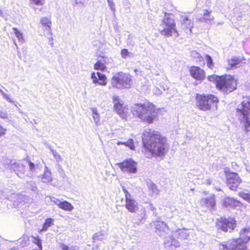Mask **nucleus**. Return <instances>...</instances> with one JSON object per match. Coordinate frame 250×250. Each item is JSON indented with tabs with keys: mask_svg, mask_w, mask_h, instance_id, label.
<instances>
[{
	"mask_svg": "<svg viewBox=\"0 0 250 250\" xmlns=\"http://www.w3.org/2000/svg\"><path fill=\"white\" fill-rule=\"evenodd\" d=\"M94 69L96 70H100L104 71L106 69V67L104 64L100 61L97 62L94 66Z\"/></svg>",
	"mask_w": 250,
	"mask_h": 250,
	"instance_id": "nucleus-37",
	"label": "nucleus"
},
{
	"mask_svg": "<svg viewBox=\"0 0 250 250\" xmlns=\"http://www.w3.org/2000/svg\"><path fill=\"white\" fill-rule=\"evenodd\" d=\"M11 200L14 203H22V202H26L28 199L27 196L22 194H12L10 197Z\"/></svg>",
	"mask_w": 250,
	"mask_h": 250,
	"instance_id": "nucleus-21",
	"label": "nucleus"
},
{
	"mask_svg": "<svg viewBox=\"0 0 250 250\" xmlns=\"http://www.w3.org/2000/svg\"><path fill=\"white\" fill-rule=\"evenodd\" d=\"M123 144L128 146L130 149L133 150L135 148V146L133 144V140L131 139H129L125 142H119L118 145Z\"/></svg>",
	"mask_w": 250,
	"mask_h": 250,
	"instance_id": "nucleus-36",
	"label": "nucleus"
},
{
	"mask_svg": "<svg viewBox=\"0 0 250 250\" xmlns=\"http://www.w3.org/2000/svg\"><path fill=\"white\" fill-rule=\"evenodd\" d=\"M19 112H20V113H21V114H22V113H23V112H22V111H21L20 109H19Z\"/></svg>",
	"mask_w": 250,
	"mask_h": 250,
	"instance_id": "nucleus-56",
	"label": "nucleus"
},
{
	"mask_svg": "<svg viewBox=\"0 0 250 250\" xmlns=\"http://www.w3.org/2000/svg\"><path fill=\"white\" fill-rule=\"evenodd\" d=\"M123 190L125 195V200L128 198H130L132 197L131 195L127 191V190L126 189H125V188H123Z\"/></svg>",
	"mask_w": 250,
	"mask_h": 250,
	"instance_id": "nucleus-47",
	"label": "nucleus"
},
{
	"mask_svg": "<svg viewBox=\"0 0 250 250\" xmlns=\"http://www.w3.org/2000/svg\"><path fill=\"white\" fill-rule=\"evenodd\" d=\"M196 106L201 110L206 111L211 108H216L218 98L213 95L197 94Z\"/></svg>",
	"mask_w": 250,
	"mask_h": 250,
	"instance_id": "nucleus-7",
	"label": "nucleus"
},
{
	"mask_svg": "<svg viewBox=\"0 0 250 250\" xmlns=\"http://www.w3.org/2000/svg\"><path fill=\"white\" fill-rule=\"evenodd\" d=\"M50 44L53 46V43L52 42L50 43Z\"/></svg>",
	"mask_w": 250,
	"mask_h": 250,
	"instance_id": "nucleus-58",
	"label": "nucleus"
},
{
	"mask_svg": "<svg viewBox=\"0 0 250 250\" xmlns=\"http://www.w3.org/2000/svg\"><path fill=\"white\" fill-rule=\"evenodd\" d=\"M236 115L241 123L244 124L246 131L250 126V96L244 99L236 109Z\"/></svg>",
	"mask_w": 250,
	"mask_h": 250,
	"instance_id": "nucleus-6",
	"label": "nucleus"
},
{
	"mask_svg": "<svg viewBox=\"0 0 250 250\" xmlns=\"http://www.w3.org/2000/svg\"><path fill=\"white\" fill-rule=\"evenodd\" d=\"M32 242L37 245L38 248V250H42V242L41 239L38 236L32 237Z\"/></svg>",
	"mask_w": 250,
	"mask_h": 250,
	"instance_id": "nucleus-33",
	"label": "nucleus"
},
{
	"mask_svg": "<svg viewBox=\"0 0 250 250\" xmlns=\"http://www.w3.org/2000/svg\"><path fill=\"white\" fill-rule=\"evenodd\" d=\"M125 207L131 212H135L138 209L137 202L132 197L125 200Z\"/></svg>",
	"mask_w": 250,
	"mask_h": 250,
	"instance_id": "nucleus-20",
	"label": "nucleus"
},
{
	"mask_svg": "<svg viewBox=\"0 0 250 250\" xmlns=\"http://www.w3.org/2000/svg\"><path fill=\"white\" fill-rule=\"evenodd\" d=\"M200 205L202 208L210 210H214L216 202L214 195L207 198H202L200 201Z\"/></svg>",
	"mask_w": 250,
	"mask_h": 250,
	"instance_id": "nucleus-16",
	"label": "nucleus"
},
{
	"mask_svg": "<svg viewBox=\"0 0 250 250\" xmlns=\"http://www.w3.org/2000/svg\"><path fill=\"white\" fill-rule=\"evenodd\" d=\"M236 221L232 218L221 217L217 220V227L224 232H231L236 227Z\"/></svg>",
	"mask_w": 250,
	"mask_h": 250,
	"instance_id": "nucleus-10",
	"label": "nucleus"
},
{
	"mask_svg": "<svg viewBox=\"0 0 250 250\" xmlns=\"http://www.w3.org/2000/svg\"><path fill=\"white\" fill-rule=\"evenodd\" d=\"M131 54V53L129 52L128 50L126 49H123L121 52V56L124 59H126L127 57H129Z\"/></svg>",
	"mask_w": 250,
	"mask_h": 250,
	"instance_id": "nucleus-43",
	"label": "nucleus"
},
{
	"mask_svg": "<svg viewBox=\"0 0 250 250\" xmlns=\"http://www.w3.org/2000/svg\"><path fill=\"white\" fill-rule=\"evenodd\" d=\"M193 55L194 56V57L198 58L199 61H201V59H203L201 55L198 52L193 53Z\"/></svg>",
	"mask_w": 250,
	"mask_h": 250,
	"instance_id": "nucleus-51",
	"label": "nucleus"
},
{
	"mask_svg": "<svg viewBox=\"0 0 250 250\" xmlns=\"http://www.w3.org/2000/svg\"><path fill=\"white\" fill-rule=\"evenodd\" d=\"M239 195L243 199L250 203V191L248 193H245L243 192H240L239 193Z\"/></svg>",
	"mask_w": 250,
	"mask_h": 250,
	"instance_id": "nucleus-41",
	"label": "nucleus"
},
{
	"mask_svg": "<svg viewBox=\"0 0 250 250\" xmlns=\"http://www.w3.org/2000/svg\"><path fill=\"white\" fill-rule=\"evenodd\" d=\"M228 64L231 69L236 68L241 62V60L237 57H234L228 61Z\"/></svg>",
	"mask_w": 250,
	"mask_h": 250,
	"instance_id": "nucleus-28",
	"label": "nucleus"
},
{
	"mask_svg": "<svg viewBox=\"0 0 250 250\" xmlns=\"http://www.w3.org/2000/svg\"><path fill=\"white\" fill-rule=\"evenodd\" d=\"M33 3L37 5H42L45 0H31Z\"/></svg>",
	"mask_w": 250,
	"mask_h": 250,
	"instance_id": "nucleus-48",
	"label": "nucleus"
},
{
	"mask_svg": "<svg viewBox=\"0 0 250 250\" xmlns=\"http://www.w3.org/2000/svg\"><path fill=\"white\" fill-rule=\"evenodd\" d=\"M205 59L208 67L212 69L214 67V63L211 57L209 55H206Z\"/></svg>",
	"mask_w": 250,
	"mask_h": 250,
	"instance_id": "nucleus-35",
	"label": "nucleus"
},
{
	"mask_svg": "<svg viewBox=\"0 0 250 250\" xmlns=\"http://www.w3.org/2000/svg\"><path fill=\"white\" fill-rule=\"evenodd\" d=\"M190 75L195 80L202 81L205 77V72L200 67L192 66L189 69Z\"/></svg>",
	"mask_w": 250,
	"mask_h": 250,
	"instance_id": "nucleus-17",
	"label": "nucleus"
},
{
	"mask_svg": "<svg viewBox=\"0 0 250 250\" xmlns=\"http://www.w3.org/2000/svg\"><path fill=\"white\" fill-rule=\"evenodd\" d=\"M133 36L131 34H129L128 35V38L127 40V43H129L131 45H133L134 44V42H132V39L133 38Z\"/></svg>",
	"mask_w": 250,
	"mask_h": 250,
	"instance_id": "nucleus-50",
	"label": "nucleus"
},
{
	"mask_svg": "<svg viewBox=\"0 0 250 250\" xmlns=\"http://www.w3.org/2000/svg\"><path fill=\"white\" fill-rule=\"evenodd\" d=\"M210 12L208 10L205 11L203 13L204 17L202 18L203 21H209L213 20V17H211L209 15Z\"/></svg>",
	"mask_w": 250,
	"mask_h": 250,
	"instance_id": "nucleus-39",
	"label": "nucleus"
},
{
	"mask_svg": "<svg viewBox=\"0 0 250 250\" xmlns=\"http://www.w3.org/2000/svg\"><path fill=\"white\" fill-rule=\"evenodd\" d=\"M122 172L128 174H135L137 171V164L132 159H129L117 164Z\"/></svg>",
	"mask_w": 250,
	"mask_h": 250,
	"instance_id": "nucleus-11",
	"label": "nucleus"
},
{
	"mask_svg": "<svg viewBox=\"0 0 250 250\" xmlns=\"http://www.w3.org/2000/svg\"><path fill=\"white\" fill-rule=\"evenodd\" d=\"M91 79L94 83H98L100 85H105L106 84L105 82L106 77L100 72L96 73L93 72L91 74Z\"/></svg>",
	"mask_w": 250,
	"mask_h": 250,
	"instance_id": "nucleus-18",
	"label": "nucleus"
},
{
	"mask_svg": "<svg viewBox=\"0 0 250 250\" xmlns=\"http://www.w3.org/2000/svg\"><path fill=\"white\" fill-rule=\"evenodd\" d=\"M27 185L29 187V188L32 191H34L37 193L38 192V188L34 183H33L32 182H27Z\"/></svg>",
	"mask_w": 250,
	"mask_h": 250,
	"instance_id": "nucleus-40",
	"label": "nucleus"
},
{
	"mask_svg": "<svg viewBox=\"0 0 250 250\" xmlns=\"http://www.w3.org/2000/svg\"><path fill=\"white\" fill-rule=\"evenodd\" d=\"M50 199L52 202L60 208L66 211H71L74 207L72 204L67 201H61L53 196H50Z\"/></svg>",
	"mask_w": 250,
	"mask_h": 250,
	"instance_id": "nucleus-15",
	"label": "nucleus"
},
{
	"mask_svg": "<svg viewBox=\"0 0 250 250\" xmlns=\"http://www.w3.org/2000/svg\"><path fill=\"white\" fill-rule=\"evenodd\" d=\"M148 189L152 194H157L158 193V190L155 184L153 183H150L148 185Z\"/></svg>",
	"mask_w": 250,
	"mask_h": 250,
	"instance_id": "nucleus-34",
	"label": "nucleus"
},
{
	"mask_svg": "<svg viewBox=\"0 0 250 250\" xmlns=\"http://www.w3.org/2000/svg\"><path fill=\"white\" fill-rule=\"evenodd\" d=\"M7 117V114L6 112L0 111V118L2 119H5Z\"/></svg>",
	"mask_w": 250,
	"mask_h": 250,
	"instance_id": "nucleus-52",
	"label": "nucleus"
},
{
	"mask_svg": "<svg viewBox=\"0 0 250 250\" xmlns=\"http://www.w3.org/2000/svg\"><path fill=\"white\" fill-rule=\"evenodd\" d=\"M236 81L230 75L222 76L217 85V88L224 93L228 94L236 88Z\"/></svg>",
	"mask_w": 250,
	"mask_h": 250,
	"instance_id": "nucleus-9",
	"label": "nucleus"
},
{
	"mask_svg": "<svg viewBox=\"0 0 250 250\" xmlns=\"http://www.w3.org/2000/svg\"><path fill=\"white\" fill-rule=\"evenodd\" d=\"M155 229L156 233L159 236L164 238V244L166 249H173L180 247L179 242L176 240L173 235H169L167 237L166 236L169 231V228L164 222H156Z\"/></svg>",
	"mask_w": 250,
	"mask_h": 250,
	"instance_id": "nucleus-4",
	"label": "nucleus"
},
{
	"mask_svg": "<svg viewBox=\"0 0 250 250\" xmlns=\"http://www.w3.org/2000/svg\"><path fill=\"white\" fill-rule=\"evenodd\" d=\"M132 83V77L128 73L122 72L115 74L111 80L113 87L118 89H129Z\"/></svg>",
	"mask_w": 250,
	"mask_h": 250,
	"instance_id": "nucleus-8",
	"label": "nucleus"
},
{
	"mask_svg": "<svg viewBox=\"0 0 250 250\" xmlns=\"http://www.w3.org/2000/svg\"><path fill=\"white\" fill-rule=\"evenodd\" d=\"M92 117L95 123L97 125L100 121V116L99 115L97 112V109L95 108L92 109Z\"/></svg>",
	"mask_w": 250,
	"mask_h": 250,
	"instance_id": "nucleus-38",
	"label": "nucleus"
},
{
	"mask_svg": "<svg viewBox=\"0 0 250 250\" xmlns=\"http://www.w3.org/2000/svg\"><path fill=\"white\" fill-rule=\"evenodd\" d=\"M158 30L161 35L167 38L171 37L173 34L175 37L179 35L174 19L169 14L167 13L162 20Z\"/></svg>",
	"mask_w": 250,
	"mask_h": 250,
	"instance_id": "nucleus-5",
	"label": "nucleus"
},
{
	"mask_svg": "<svg viewBox=\"0 0 250 250\" xmlns=\"http://www.w3.org/2000/svg\"><path fill=\"white\" fill-rule=\"evenodd\" d=\"M50 151L53 154L54 159L57 163H61L62 161V159L59 153L55 150H54L50 147Z\"/></svg>",
	"mask_w": 250,
	"mask_h": 250,
	"instance_id": "nucleus-32",
	"label": "nucleus"
},
{
	"mask_svg": "<svg viewBox=\"0 0 250 250\" xmlns=\"http://www.w3.org/2000/svg\"><path fill=\"white\" fill-rule=\"evenodd\" d=\"M132 112L134 116L148 124L152 123L157 116L155 106L149 102L134 104L132 107Z\"/></svg>",
	"mask_w": 250,
	"mask_h": 250,
	"instance_id": "nucleus-2",
	"label": "nucleus"
},
{
	"mask_svg": "<svg viewBox=\"0 0 250 250\" xmlns=\"http://www.w3.org/2000/svg\"><path fill=\"white\" fill-rule=\"evenodd\" d=\"M10 250H14L13 249H11Z\"/></svg>",
	"mask_w": 250,
	"mask_h": 250,
	"instance_id": "nucleus-59",
	"label": "nucleus"
},
{
	"mask_svg": "<svg viewBox=\"0 0 250 250\" xmlns=\"http://www.w3.org/2000/svg\"><path fill=\"white\" fill-rule=\"evenodd\" d=\"M109 7L112 11L114 12L115 11L114 3L112 0H107Z\"/></svg>",
	"mask_w": 250,
	"mask_h": 250,
	"instance_id": "nucleus-45",
	"label": "nucleus"
},
{
	"mask_svg": "<svg viewBox=\"0 0 250 250\" xmlns=\"http://www.w3.org/2000/svg\"><path fill=\"white\" fill-rule=\"evenodd\" d=\"M52 180V174L49 168L45 166L44 173L41 177V181L44 183H48Z\"/></svg>",
	"mask_w": 250,
	"mask_h": 250,
	"instance_id": "nucleus-25",
	"label": "nucleus"
},
{
	"mask_svg": "<svg viewBox=\"0 0 250 250\" xmlns=\"http://www.w3.org/2000/svg\"><path fill=\"white\" fill-rule=\"evenodd\" d=\"M250 231L249 228H244L240 232V237L228 241L227 243H220L218 246L220 250H247L246 243L250 240L247 234Z\"/></svg>",
	"mask_w": 250,
	"mask_h": 250,
	"instance_id": "nucleus-3",
	"label": "nucleus"
},
{
	"mask_svg": "<svg viewBox=\"0 0 250 250\" xmlns=\"http://www.w3.org/2000/svg\"><path fill=\"white\" fill-rule=\"evenodd\" d=\"M149 209H150L152 211H153V213H154L156 209V208L151 204H149Z\"/></svg>",
	"mask_w": 250,
	"mask_h": 250,
	"instance_id": "nucleus-53",
	"label": "nucleus"
},
{
	"mask_svg": "<svg viewBox=\"0 0 250 250\" xmlns=\"http://www.w3.org/2000/svg\"><path fill=\"white\" fill-rule=\"evenodd\" d=\"M6 130V128L3 127L0 125V137L5 135Z\"/></svg>",
	"mask_w": 250,
	"mask_h": 250,
	"instance_id": "nucleus-49",
	"label": "nucleus"
},
{
	"mask_svg": "<svg viewBox=\"0 0 250 250\" xmlns=\"http://www.w3.org/2000/svg\"><path fill=\"white\" fill-rule=\"evenodd\" d=\"M123 190L125 195V200L128 198H130L132 197L131 195L127 191V190L126 189H125V188H123Z\"/></svg>",
	"mask_w": 250,
	"mask_h": 250,
	"instance_id": "nucleus-46",
	"label": "nucleus"
},
{
	"mask_svg": "<svg viewBox=\"0 0 250 250\" xmlns=\"http://www.w3.org/2000/svg\"><path fill=\"white\" fill-rule=\"evenodd\" d=\"M107 235L105 230H101L93 234L92 237L93 242L96 243L98 241H102Z\"/></svg>",
	"mask_w": 250,
	"mask_h": 250,
	"instance_id": "nucleus-26",
	"label": "nucleus"
},
{
	"mask_svg": "<svg viewBox=\"0 0 250 250\" xmlns=\"http://www.w3.org/2000/svg\"><path fill=\"white\" fill-rule=\"evenodd\" d=\"M60 247L62 250H79L76 246H72L69 247L64 244H61Z\"/></svg>",
	"mask_w": 250,
	"mask_h": 250,
	"instance_id": "nucleus-42",
	"label": "nucleus"
},
{
	"mask_svg": "<svg viewBox=\"0 0 250 250\" xmlns=\"http://www.w3.org/2000/svg\"><path fill=\"white\" fill-rule=\"evenodd\" d=\"M182 27L186 30L187 33H191V28L193 27V23L191 20H189L186 16L182 17Z\"/></svg>",
	"mask_w": 250,
	"mask_h": 250,
	"instance_id": "nucleus-22",
	"label": "nucleus"
},
{
	"mask_svg": "<svg viewBox=\"0 0 250 250\" xmlns=\"http://www.w3.org/2000/svg\"><path fill=\"white\" fill-rule=\"evenodd\" d=\"M221 78H222V76L219 77L216 75H212L209 76L208 77V81L215 83L216 86L217 88L218 83L221 81Z\"/></svg>",
	"mask_w": 250,
	"mask_h": 250,
	"instance_id": "nucleus-31",
	"label": "nucleus"
},
{
	"mask_svg": "<svg viewBox=\"0 0 250 250\" xmlns=\"http://www.w3.org/2000/svg\"><path fill=\"white\" fill-rule=\"evenodd\" d=\"M0 93L2 95L3 98L6 99L8 102L13 103V101L1 89H0Z\"/></svg>",
	"mask_w": 250,
	"mask_h": 250,
	"instance_id": "nucleus-44",
	"label": "nucleus"
},
{
	"mask_svg": "<svg viewBox=\"0 0 250 250\" xmlns=\"http://www.w3.org/2000/svg\"><path fill=\"white\" fill-rule=\"evenodd\" d=\"M19 112H20V113H21V114H22V113H23V112H22V111H21L20 109H19Z\"/></svg>",
	"mask_w": 250,
	"mask_h": 250,
	"instance_id": "nucleus-57",
	"label": "nucleus"
},
{
	"mask_svg": "<svg viewBox=\"0 0 250 250\" xmlns=\"http://www.w3.org/2000/svg\"><path fill=\"white\" fill-rule=\"evenodd\" d=\"M112 100L115 110L120 117L124 118L126 107L123 102L119 99V96L116 95L113 96Z\"/></svg>",
	"mask_w": 250,
	"mask_h": 250,
	"instance_id": "nucleus-14",
	"label": "nucleus"
},
{
	"mask_svg": "<svg viewBox=\"0 0 250 250\" xmlns=\"http://www.w3.org/2000/svg\"><path fill=\"white\" fill-rule=\"evenodd\" d=\"M240 204V202L229 197L225 198L223 200V206L226 208H235Z\"/></svg>",
	"mask_w": 250,
	"mask_h": 250,
	"instance_id": "nucleus-24",
	"label": "nucleus"
},
{
	"mask_svg": "<svg viewBox=\"0 0 250 250\" xmlns=\"http://www.w3.org/2000/svg\"><path fill=\"white\" fill-rule=\"evenodd\" d=\"M144 146L150 155L163 157L167 152V144L166 138L162 137L157 131L146 129L142 135Z\"/></svg>",
	"mask_w": 250,
	"mask_h": 250,
	"instance_id": "nucleus-1",
	"label": "nucleus"
},
{
	"mask_svg": "<svg viewBox=\"0 0 250 250\" xmlns=\"http://www.w3.org/2000/svg\"><path fill=\"white\" fill-rule=\"evenodd\" d=\"M29 167V171L32 176L36 175L38 170H41L42 166L38 161L35 163L32 162L30 160H27Z\"/></svg>",
	"mask_w": 250,
	"mask_h": 250,
	"instance_id": "nucleus-19",
	"label": "nucleus"
},
{
	"mask_svg": "<svg viewBox=\"0 0 250 250\" xmlns=\"http://www.w3.org/2000/svg\"><path fill=\"white\" fill-rule=\"evenodd\" d=\"M227 186L231 190H235L242 182L238 174L236 172H228L226 173Z\"/></svg>",
	"mask_w": 250,
	"mask_h": 250,
	"instance_id": "nucleus-13",
	"label": "nucleus"
},
{
	"mask_svg": "<svg viewBox=\"0 0 250 250\" xmlns=\"http://www.w3.org/2000/svg\"><path fill=\"white\" fill-rule=\"evenodd\" d=\"M42 24L45 27L46 31L51 33V22L50 20L46 17H43L41 19L40 21Z\"/></svg>",
	"mask_w": 250,
	"mask_h": 250,
	"instance_id": "nucleus-27",
	"label": "nucleus"
},
{
	"mask_svg": "<svg viewBox=\"0 0 250 250\" xmlns=\"http://www.w3.org/2000/svg\"><path fill=\"white\" fill-rule=\"evenodd\" d=\"M7 168L13 170L20 178H23L25 176L26 167L20 161L15 160H8Z\"/></svg>",
	"mask_w": 250,
	"mask_h": 250,
	"instance_id": "nucleus-12",
	"label": "nucleus"
},
{
	"mask_svg": "<svg viewBox=\"0 0 250 250\" xmlns=\"http://www.w3.org/2000/svg\"><path fill=\"white\" fill-rule=\"evenodd\" d=\"M174 234L178 239L181 240L187 239L189 236V230L185 228L178 229L174 232Z\"/></svg>",
	"mask_w": 250,
	"mask_h": 250,
	"instance_id": "nucleus-23",
	"label": "nucleus"
},
{
	"mask_svg": "<svg viewBox=\"0 0 250 250\" xmlns=\"http://www.w3.org/2000/svg\"><path fill=\"white\" fill-rule=\"evenodd\" d=\"M54 225V220L51 218H47L45 220V222L42 225L41 231H46L48 228Z\"/></svg>",
	"mask_w": 250,
	"mask_h": 250,
	"instance_id": "nucleus-29",
	"label": "nucleus"
},
{
	"mask_svg": "<svg viewBox=\"0 0 250 250\" xmlns=\"http://www.w3.org/2000/svg\"><path fill=\"white\" fill-rule=\"evenodd\" d=\"M14 43H15V45H16V46L17 48L18 49V46H17V43H16L15 42H14Z\"/></svg>",
	"mask_w": 250,
	"mask_h": 250,
	"instance_id": "nucleus-55",
	"label": "nucleus"
},
{
	"mask_svg": "<svg viewBox=\"0 0 250 250\" xmlns=\"http://www.w3.org/2000/svg\"><path fill=\"white\" fill-rule=\"evenodd\" d=\"M13 30L14 32L16 37L17 38L19 41V42L20 43V44H22L24 42L22 34L17 28L15 27H14L13 28Z\"/></svg>",
	"mask_w": 250,
	"mask_h": 250,
	"instance_id": "nucleus-30",
	"label": "nucleus"
},
{
	"mask_svg": "<svg viewBox=\"0 0 250 250\" xmlns=\"http://www.w3.org/2000/svg\"><path fill=\"white\" fill-rule=\"evenodd\" d=\"M0 16L1 17H2V16H2V10H0Z\"/></svg>",
	"mask_w": 250,
	"mask_h": 250,
	"instance_id": "nucleus-54",
	"label": "nucleus"
}]
</instances>
